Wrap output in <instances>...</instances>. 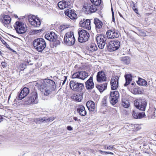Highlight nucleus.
<instances>
[{
    "label": "nucleus",
    "mask_w": 156,
    "mask_h": 156,
    "mask_svg": "<svg viewBox=\"0 0 156 156\" xmlns=\"http://www.w3.org/2000/svg\"><path fill=\"white\" fill-rule=\"evenodd\" d=\"M37 86L45 95L48 96L55 90L56 86L54 81L49 79H45L41 84L37 83Z\"/></svg>",
    "instance_id": "f257e3e1"
},
{
    "label": "nucleus",
    "mask_w": 156,
    "mask_h": 156,
    "mask_svg": "<svg viewBox=\"0 0 156 156\" xmlns=\"http://www.w3.org/2000/svg\"><path fill=\"white\" fill-rule=\"evenodd\" d=\"M33 45L37 51L42 52L46 46V43L44 39L40 38L34 39L33 41Z\"/></svg>",
    "instance_id": "f03ea898"
},
{
    "label": "nucleus",
    "mask_w": 156,
    "mask_h": 156,
    "mask_svg": "<svg viewBox=\"0 0 156 156\" xmlns=\"http://www.w3.org/2000/svg\"><path fill=\"white\" fill-rule=\"evenodd\" d=\"M23 104L24 105H28L31 104H36L38 102V95L36 91L34 90L31 93V96L28 99L23 101Z\"/></svg>",
    "instance_id": "7ed1b4c3"
},
{
    "label": "nucleus",
    "mask_w": 156,
    "mask_h": 156,
    "mask_svg": "<svg viewBox=\"0 0 156 156\" xmlns=\"http://www.w3.org/2000/svg\"><path fill=\"white\" fill-rule=\"evenodd\" d=\"M96 41L99 48L102 49L105 44H107L108 40L104 35L100 34L96 37Z\"/></svg>",
    "instance_id": "20e7f679"
},
{
    "label": "nucleus",
    "mask_w": 156,
    "mask_h": 156,
    "mask_svg": "<svg viewBox=\"0 0 156 156\" xmlns=\"http://www.w3.org/2000/svg\"><path fill=\"white\" fill-rule=\"evenodd\" d=\"M64 39L65 43L69 46L74 44L75 41L73 33L72 31L67 32L64 36Z\"/></svg>",
    "instance_id": "39448f33"
},
{
    "label": "nucleus",
    "mask_w": 156,
    "mask_h": 156,
    "mask_svg": "<svg viewBox=\"0 0 156 156\" xmlns=\"http://www.w3.org/2000/svg\"><path fill=\"white\" fill-rule=\"evenodd\" d=\"M70 87L73 90L76 91H81L84 88V84L78 83L74 80H71L69 83Z\"/></svg>",
    "instance_id": "423d86ee"
},
{
    "label": "nucleus",
    "mask_w": 156,
    "mask_h": 156,
    "mask_svg": "<svg viewBox=\"0 0 156 156\" xmlns=\"http://www.w3.org/2000/svg\"><path fill=\"white\" fill-rule=\"evenodd\" d=\"M120 45V42L118 41H108L107 47L109 51L112 52L117 50Z\"/></svg>",
    "instance_id": "0eeeda50"
},
{
    "label": "nucleus",
    "mask_w": 156,
    "mask_h": 156,
    "mask_svg": "<svg viewBox=\"0 0 156 156\" xmlns=\"http://www.w3.org/2000/svg\"><path fill=\"white\" fill-rule=\"evenodd\" d=\"M135 106L140 110L144 111L147 105L146 101L144 99H139L134 101Z\"/></svg>",
    "instance_id": "6e6552de"
},
{
    "label": "nucleus",
    "mask_w": 156,
    "mask_h": 156,
    "mask_svg": "<svg viewBox=\"0 0 156 156\" xmlns=\"http://www.w3.org/2000/svg\"><path fill=\"white\" fill-rule=\"evenodd\" d=\"M78 41L80 42H85L88 41L90 35L89 33L84 30H81L78 31Z\"/></svg>",
    "instance_id": "1a4fd4ad"
},
{
    "label": "nucleus",
    "mask_w": 156,
    "mask_h": 156,
    "mask_svg": "<svg viewBox=\"0 0 156 156\" xmlns=\"http://www.w3.org/2000/svg\"><path fill=\"white\" fill-rule=\"evenodd\" d=\"M14 27L16 32L18 34H23L26 31L27 29L22 22L18 21L16 22Z\"/></svg>",
    "instance_id": "9d476101"
},
{
    "label": "nucleus",
    "mask_w": 156,
    "mask_h": 156,
    "mask_svg": "<svg viewBox=\"0 0 156 156\" xmlns=\"http://www.w3.org/2000/svg\"><path fill=\"white\" fill-rule=\"evenodd\" d=\"M106 34L108 39L117 38L120 35V33L118 31L114 29H111L107 31Z\"/></svg>",
    "instance_id": "9b49d317"
},
{
    "label": "nucleus",
    "mask_w": 156,
    "mask_h": 156,
    "mask_svg": "<svg viewBox=\"0 0 156 156\" xmlns=\"http://www.w3.org/2000/svg\"><path fill=\"white\" fill-rule=\"evenodd\" d=\"M119 96V93L117 91L111 92L109 97L111 103L113 105L115 104L118 101Z\"/></svg>",
    "instance_id": "f8f14e48"
},
{
    "label": "nucleus",
    "mask_w": 156,
    "mask_h": 156,
    "mask_svg": "<svg viewBox=\"0 0 156 156\" xmlns=\"http://www.w3.org/2000/svg\"><path fill=\"white\" fill-rule=\"evenodd\" d=\"M30 23L33 26L36 27H39L41 24L40 20L36 16H33L28 19Z\"/></svg>",
    "instance_id": "ddd939ff"
},
{
    "label": "nucleus",
    "mask_w": 156,
    "mask_h": 156,
    "mask_svg": "<svg viewBox=\"0 0 156 156\" xmlns=\"http://www.w3.org/2000/svg\"><path fill=\"white\" fill-rule=\"evenodd\" d=\"M29 93V89L27 87H24L19 94L17 97V98L19 100H22L26 97Z\"/></svg>",
    "instance_id": "4468645a"
},
{
    "label": "nucleus",
    "mask_w": 156,
    "mask_h": 156,
    "mask_svg": "<svg viewBox=\"0 0 156 156\" xmlns=\"http://www.w3.org/2000/svg\"><path fill=\"white\" fill-rule=\"evenodd\" d=\"M90 21L89 19H83L79 22L80 26L85 29L90 30L91 29L90 26Z\"/></svg>",
    "instance_id": "2eb2a0df"
},
{
    "label": "nucleus",
    "mask_w": 156,
    "mask_h": 156,
    "mask_svg": "<svg viewBox=\"0 0 156 156\" xmlns=\"http://www.w3.org/2000/svg\"><path fill=\"white\" fill-rule=\"evenodd\" d=\"M119 77L118 76H112L111 80V89L112 90L117 89L118 87Z\"/></svg>",
    "instance_id": "dca6fc26"
},
{
    "label": "nucleus",
    "mask_w": 156,
    "mask_h": 156,
    "mask_svg": "<svg viewBox=\"0 0 156 156\" xmlns=\"http://www.w3.org/2000/svg\"><path fill=\"white\" fill-rule=\"evenodd\" d=\"M97 80L99 82L106 81V77L104 71H101L98 73L97 75Z\"/></svg>",
    "instance_id": "f3484780"
},
{
    "label": "nucleus",
    "mask_w": 156,
    "mask_h": 156,
    "mask_svg": "<svg viewBox=\"0 0 156 156\" xmlns=\"http://www.w3.org/2000/svg\"><path fill=\"white\" fill-rule=\"evenodd\" d=\"M1 22L6 27L8 26L11 21L10 17L8 15H3L0 19Z\"/></svg>",
    "instance_id": "a211bd4d"
},
{
    "label": "nucleus",
    "mask_w": 156,
    "mask_h": 156,
    "mask_svg": "<svg viewBox=\"0 0 156 156\" xmlns=\"http://www.w3.org/2000/svg\"><path fill=\"white\" fill-rule=\"evenodd\" d=\"M45 38L49 41L52 42L55 41L56 39L57 38V36L54 32H51L46 34L45 36Z\"/></svg>",
    "instance_id": "6ab92c4d"
},
{
    "label": "nucleus",
    "mask_w": 156,
    "mask_h": 156,
    "mask_svg": "<svg viewBox=\"0 0 156 156\" xmlns=\"http://www.w3.org/2000/svg\"><path fill=\"white\" fill-rule=\"evenodd\" d=\"M65 14L71 19H75L77 15L74 10L67 9L65 11Z\"/></svg>",
    "instance_id": "aec40b11"
},
{
    "label": "nucleus",
    "mask_w": 156,
    "mask_h": 156,
    "mask_svg": "<svg viewBox=\"0 0 156 156\" xmlns=\"http://www.w3.org/2000/svg\"><path fill=\"white\" fill-rule=\"evenodd\" d=\"M86 88L87 89H92L94 86V84L93 81V78L90 77L89 79L85 83Z\"/></svg>",
    "instance_id": "412c9836"
},
{
    "label": "nucleus",
    "mask_w": 156,
    "mask_h": 156,
    "mask_svg": "<svg viewBox=\"0 0 156 156\" xmlns=\"http://www.w3.org/2000/svg\"><path fill=\"white\" fill-rule=\"evenodd\" d=\"M86 105L89 110L90 111H94L95 108L94 103L91 101H88Z\"/></svg>",
    "instance_id": "4be33fe9"
},
{
    "label": "nucleus",
    "mask_w": 156,
    "mask_h": 156,
    "mask_svg": "<svg viewBox=\"0 0 156 156\" xmlns=\"http://www.w3.org/2000/svg\"><path fill=\"white\" fill-rule=\"evenodd\" d=\"M145 115L144 113H138L137 112L133 110L132 111V116L134 119H141Z\"/></svg>",
    "instance_id": "5701e85b"
},
{
    "label": "nucleus",
    "mask_w": 156,
    "mask_h": 156,
    "mask_svg": "<svg viewBox=\"0 0 156 156\" xmlns=\"http://www.w3.org/2000/svg\"><path fill=\"white\" fill-rule=\"evenodd\" d=\"M77 111L80 115L81 116H84L87 114L85 107L81 105L78 107L77 108Z\"/></svg>",
    "instance_id": "b1692460"
},
{
    "label": "nucleus",
    "mask_w": 156,
    "mask_h": 156,
    "mask_svg": "<svg viewBox=\"0 0 156 156\" xmlns=\"http://www.w3.org/2000/svg\"><path fill=\"white\" fill-rule=\"evenodd\" d=\"M126 82L124 84V86H127L132 80V75L130 74H125L124 76Z\"/></svg>",
    "instance_id": "393cba45"
},
{
    "label": "nucleus",
    "mask_w": 156,
    "mask_h": 156,
    "mask_svg": "<svg viewBox=\"0 0 156 156\" xmlns=\"http://www.w3.org/2000/svg\"><path fill=\"white\" fill-rule=\"evenodd\" d=\"M69 2L65 1H62L59 2L58 3V6L60 9H63L69 6Z\"/></svg>",
    "instance_id": "a878e982"
},
{
    "label": "nucleus",
    "mask_w": 156,
    "mask_h": 156,
    "mask_svg": "<svg viewBox=\"0 0 156 156\" xmlns=\"http://www.w3.org/2000/svg\"><path fill=\"white\" fill-rule=\"evenodd\" d=\"M107 83H105L103 84L97 85L96 87L100 92H102L107 88Z\"/></svg>",
    "instance_id": "bb28decb"
},
{
    "label": "nucleus",
    "mask_w": 156,
    "mask_h": 156,
    "mask_svg": "<svg viewBox=\"0 0 156 156\" xmlns=\"http://www.w3.org/2000/svg\"><path fill=\"white\" fill-rule=\"evenodd\" d=\"M72 98L76 101L80 102L82 99V96L80 94H74L72 97Z\"/></svg>",
    "instance_id": "cd10ccee"
},
{
    "label": "nucleus",
    "mask_w": 156,
    "mask_h": 156,
    "mask_svg": "<svg viewBox=\"0 0 156 156\" xmlns=\"http://www.w3.org/2000/svg\"><path fill=\"white\" fill-rule=\"evenodd\" d=\"M94 23L97 28L100 29L102 27L103 23L98 19L95 18L94 19Z\"/></svg>",
    "instance_id": "c85d7f7f"
},
{
    "label": "nucleus",
    "mask_w": 156,
    "mask_h": 156,
    "mask_svg": "<svg viewBox=\"0 0 156 156\" xmlns=\"http://www.w3.org/2000/svg\"><path fill=\"white\" fill-rule=\"evenodd\" d=\"M80 74V79L84 80L88 76V74L85 71H80L79 72Z\"/></svg>",
    "instance_id": "c756f323"
},
{
    "label": "nucleus",
    "mask_w": 156,
    "mask_h": 156,
    "mask_svg": "<svg viewBox=\"0 0 156 156\" xmlns=\"http://www.w3.org/2000/svg\"><path fill=\"white\" fill-rule=\"evenodd\" d=\"M137 82L140 85L146 86L147 85V82L145 80L140 78H138V80Z\"/></svg>",
    "instance_id": "7c9ffc66"
},
{
    "label": "nucleus",
    "mask_w": 156,
    "mask_h": 156,
    "mask_svg": "<svg viewBox=\"0 0 156 156\" xmlns=\"http://www.w3.org/2000/svg\"><path fill=\"white\" fill-rule=\"evenodd\" d=\"M121 61L124 64H129L130 62V59L128 57L125 56L122 57L121 59Z\"/></svg>",
    "instance_id": "2f4dec72"
},
{
    "label": "nucleus",
    "mask_w": 156,
    "mask_h": 156,
    "mask_svg": "<svg viewBox=\"0 0 156 156\" xmlns=\"http://www.w3.org/2000/svg\"><path fill=\"white\" fill-rule=\"evenodd\" d=\"M122 105L125 108H127L129 106V101L125 99H122Z\"/></svg>",
    "instance_id": "473e14b6"
},
{
    "label": "nucleus",
    "mask_w": 156,
    "mask_h": 156,
    "mask_svg": "<svg viewBox=\"0 0 156 156\" xmlns=\"http://www.w3.org/2000/svg\"><path fill=\"white\" fill-rule=\"evenodd\" d=\"M91 5L88 3L84 4L83 5V8H85V13L86 14L90 13V10Z\"/></svg>",
    "instance_id": "72a5a7b5"
},
{
    "label": "nucleus",
    "mask_w": 156,
    "mask_h": 156,
    "mask_svg": "<svg viewBox=\"0 0 156 156\" xmlns=\"http://www.w3.org/2000/svg\"><path fill=\"white\" fill-rule=\"evenodd\" d=\"M97 46L94 43L91 44L88 48L89 50L91 52H93L97 50Z\"/></svg>",
    "instance_id": "f704fd0d"
},
{
    "label": "nucleus",
    "mask_w": 156,
    "mask_h": 156,
    "mask_svg": "<svg viewBox=\"0 0 156 156\" xmlns=\"http://www.w3.org/2000/svg\"><path fill=\"white\" fill-rule=\"evenodd\" d=\"M91 2L95 5L98 6L101 2V0H90Z\"/></svg>",
    "instance_id": "c9c22d12"
},
{
    "label": "nucleus",
    "mask_w": 156,
    "mask_h": 156,
    "mask_svg": "<svg viewBox=\"0 0 156 156\" xmlns=\"http://www.w3.org/2000/svg\"><path fill=\"white\" fill-rule=\"evenodd\" d=\"M97 10V8L96 5H91L90 10V13H92L95 12Z\"/></svg>",
    "instance_id": "e433bc0d"
},
{
    "label": "nucleus",
    "mask_w": 156,
    "mask_h": 156,
    "mask_svg": "<svg viewBox=\"0 0 156 156\" xmlns=\"http://www.w3.org/2000/svg\"><path fill=\"white\" fill-rule=\"evenodd\" d=\"M80 74L79 73V72H77L76 73H74L72 76V78L73 79L75 78H78L80 79Z\"/></svg>",
    "instance_id": "4c0bfd02"
},
{
    "label": "nucleus",
    "mask_w": 156,
    "mask_h": 156,
    "mask_svg": "<svg viewBox=\"0 0 156 156\" xmlns=\"http://www.w3.org/2000/svg\"><path fill=\"white\" fill-rule=\"evenodd\" d=\"M57 39H56L55 41H52L53 42V46L55 47H56L58 45H59L60 43V41Z\"/></svg>",
    "instance_id": "58836bf2"
},
{
    "label": "nucleus",
    "mask_w": 156,
    "mask_h": 156,
    "mask_svg": "<svg viewBox=\"0 0 156 156\" xmlns=\"http://www.w3.org/2000/svg\"><path fill=\"white\" fill-rule=\"evenodd\" d=\"M139 35L141 36L144 37L146 36V34L145 31L144 30H140L139 33Z\"/></svg>",
    "instance_id": "ea45409f"
},
{
    "label": "nucleus",
    "mask_w": 156,
    "mask_h": 156,
    "mask_svg": "<svg viewBox=\"0 0 156 156\" xmlns=\"http://www.w3.org/2000/svg\"><path fill=\"white\" fill-rule=\"evenodd\" d=\"M107 97L106 96L105 97L102 101V104L104 106H106L107 105V101L106 100Z\"/></svg>",
    "instance_id": "a19ab883"
},
{
    "label": "nucleus",
    "mask_w": 156,
    "mask_h": 156,
    "mask_svg": "<svg viewBox=\"0 0 156 156\" xmlns=\"http://www.w3.org/2000/svg\"><path fill=\"white\" fill-rule=\"evenodd\" d=\"M148 86L149 87V88L150 90H152L153 87V82L152 81H149Z\"/></svg>",
    "instance_id": "79ce46f5"
},
{
    "label": "nucleus",
    "mask_w": 156,
    "mask_h": 156,
    "mask_svg": "<svg viewBox=\"0 0 156 156\" xmlns=\"http://www.w3.org/2000/svg\"><path fill=\"white\" fill-rule=\"evenodd\" d=\"M104 148L105 149H108L109 150H112L113 148V146L110 145L109 146H107V145L104 146Z\"/></svg>",
    "instance_id": "37998d69"
},
{
    "label": "nucleus",
    "mask_w": 156,
    "mask_h": 156,
    "mask_svg": "<svg viewBox=\"0 0 156 156\" xmlns=\"http://www.w3.org/2000/svg\"><path fill=\"white\" fill-rule=\"evenodd\" d=\"M44 121H46L45 119H38L37 120L36 122L38 123H40L41 122H43Z\"/></svg>",
    "instance_id": "c03bdc74"
},
{
    "label": "nucleus",
    "mask_w": 156,
    "mask_h": 156,
    "mask_svg": "<svg viewBox=\"0 0 156 156\" xmlns=\"http://www.w3.org/2000/svg\"><path fill=\"white\" fill-rule=\"evenodd\" d=\"M42 30H33L32 32L33 34H36L40 32Z\"/></svg>",
    "instance_id": "a18cd8bd"
},
{
    "label": "nucleus",
    "mask_w": 156,
    "mask_h": 156,
    "mask_svg": "<svg viewBox=\"0 0 156 156\" xmlns=\"http://www.w3.org/2000/svg\"><path fill=\"white\" fill-rule=\"evenodd\" d=\"M33 58H32V60H31L30 59H28L27 60V63H28V64L30 65H33Z\"/></svg>",
    "instance_id": "49530a36"
},
{
    "label": "nucleus",
    "mask_w": 156,
    "mask_h": 156,
    "mask_svg": "<svg viewBox=\"0 0 156 156\" xmlns=\"http://www.w3.org/2000/svg\"><path fill=\"white\" fill-rule=\"evenodd\" d=\"M133 93L135 94H139V91H138L137 89L136 88H135L133 90Z\"/></svg>",
    "instance_id": "de8ad7c7"
},
{
    "label": "nucleus",
    "mask_w": 156,
    "mask_h": 156,
    "mask_svg": "<svg viewBox=\"0 0 156 156\" xmlns=\"http://www.w3.org/2000/svg\"><path fill=\"white\" fill-rule=\"evenodd\" d=\"M70 27V26L69 25H64L62 27L63 28V30L64 29H65L66 28H69Z\"/></svg>",
    "instance_id": "09e8293b"
},
{
    "label": "nucleus",
    "mask_w": 156,
    "mask_h": 156,
    "mask_svg": "<svg viewBox=\"0 0 156 156\" xmlns=\"http://www.w3.org/2000/svg\"><path fill=\"white\" fill-rule=\"evenodd\" d=\"M132 8L133 9H134V8H136V5L135 3H134L133 2H132Z\"/></svg>",
    "instance_id": "8fccbe9b"
},
{
    "label": "nucleus",
    "mask_w": 156,
    "mask_h": 156,
    "mask_svg": "<svg viewBox=\"0 0 156 156\" xmlns=\"http://www.w3.org/2000/svg\"><path fill=\"white\" fill-rule=\"evenodd\" d=\"M68 130H73V128L70 126H68L67 127Z\"/></svg>",
    "instance_id": "3c124183"
},
{
    "label": "nucleus",
    "mask_w": 156,
    "mask_h": 156,
    "mask_svg": "<svg viewBox=\"0 0 156 156\" xmlns=\"http://www.w3.org/2000/svg\"><path fill=\"white\" fill-rule=\"evenodd\" d=\"M1 64L3 67H5V63L4 62H2L1 63Z\"/></svg>",
    "instance_id": "603ef678"
},
{
    "label": "nucleus",
    "mask_w": 156,
    "mask_h": 156,
    "mask_svg": "<svg viewBox=\"0 0 156 156\" xmlns=\"http://www.w3.org/2000/svg\"><path fill=\"white\" fill-rule=\"evenodd\" d=\"M133 10L136 13H138V10L136 8H134Z\"/></svg>",
    "instance_id": "864d4df0"
},
{
    "label": "nucleus",
    "mask_w": 156,
    "mask_h": 156,
    "mask_svg": "<svg viewBox=\"0 0 156 156\" xmlns=\"http://www.w3.org/2000/svg\"><path fill=\"white\" fill-rule=\"evenodd\" d=\"M99 152L102 154H103V153L106 154V153H107V151H102L101 150H99Z\"/></svg>",
    "instance_id": "5fc2aeb1"
},
{
    "label": "nucleus",
    "mask_w": 156,
    "mask_h": 156,
    "mask_svg": "<svg viewBox=\"0 0 156 156\" xmlns=\"http://www.w3.org/2000/svg\"><path fill=\"white\" fill-rule=\"evenodd\" d=\"M113 154V153L112 152H107V153H106V154Z\"/></svg>",
    "instance_id": "6e6d98bb"
},
{
    "label": "nucleus",
    "mask_w": 156,
    "mask_h": 156,
    "mask_svg": "<svg viewBox=\"0 0 156 156\" xmlns=\"http://www.w3.org/2000/svg\"><path fill=\"white\" fill-rule=\"evenodd\" d=\"M66 81V79H65L64 81H62V85L64 84Z\"/></svg>",
    "instance_id": "4d7b16f0"
},
{
    "label": "nucleus",
    "mask_w": 156,
    "mask_h": 156,
    "mask_svg": "<svg viewBox=\"0 0 156 156\" xmlns=\"http://www.w3.org/2000/svg\"><path fill=\"white\" fill-rule=\"evenodd\" d=\"M73 119L75 120V121H76L77 119V117H73Z\"/></svg>",
    "instance_id": "13d9d810"
},
{
    "label": "nucleus",
    "mask_w": 156,
    "mask_h": 156,
    "mask_svg": "<svg viewBox=\"0 0 156 156\" xmlns=\"http://www.w3.org/2000/svg\"><path fill=\"white\" fill-rule=\"evenodd\" d=\"M112 15V20L113 21H114L115 20V18L114 17V14Z\"/></svg>",
    "instance_id": "bf43d9fd"
},
{
    "label": "nucleus",
    "mask_w": 156,
    "mask_h": 156,
    "mask_svg": "<svg viewBox=\"0 0 156 156\" xmlns=\"http://www.w3.org/2000/svg\"><path fill=\"white\" fill-rule=\"evenodd\" d=\"M2 119V116L0 115V122H1V121H2V120H1Z\"/></svg>",
    "instance_id": "052dcab7"
},
{
    "label": "nucleus",
    "mask_w": 156,
    "mask_h": 156,
    "mask_svg": "<svg viewBox=\"0 0 156 156\" xmlns=\"http://www.w3.org/2000/svg\"><path fill=\"white\" fill-rule=\"evenodd\" d=\"M111 11H112V15L114 14V12H113V9H112V8H111Z\"/></svg>",
    "instance_id": "680f3d73"
},
{
    "label": "nucleus",
    "mask_w": 156,
    "mask_h": 156,
    "mask_svg": "<svg viewBox=\"0 0 156 156\" xmlns=\"http://www.w3.org/2000/svg\"><path fill=\"white\" fill-rule=\"evenodd\" d=\"M10 97H11V95H10L9 96V98H8V101H9V99L10 98Z\"/></svg>",
    "instance_id": "e2e57ef3"
},
{
    "label": "nucleus",
    "mask_w": 156,
    "mask_h": 156,
    "mask_svg": "<svg viewBox=\"0 0 156 156\" xmlns=\"http://www.w3.org/2000/svg\"><path fill=\"white\" fill-rule=\"evenodd\" d=\"M2 52H1V51H0V55H2Z\"/></svg>",
    "instance_id": "0e129e2a"
},
{
    "label": "nucleus",
    "mask_w": 156,
    "mask_h": 156,
    "mask_svg": "<svg viewBox=\"0 0 156 156\" xmlns=\"http://www.w3.org/2000/svg\"><path fill=\"white\" fill-rule=\"evenodd\" d=\"M5 43L6 44H7V45H6V47H7V48H8V46H9V45H8V44H6V43Z\"/></svg>",
    "instance_id": "69168bd1"
},
{
    "label": "nucleus",
    "mask_w": 156,
    "mask_h": 156,
    "mask_svg": "<svg viewBox=\"0 0 156 156\" xmlns=\"http://www.w3.org/2000/svg\"><path fill=\"white\" fill-rule=\"evenodd\" d=\"M78 153H79V154H81V153H80V151H78Z\"/></svg>",
    "instance_id": "338daca9"
},
{
    "label": "nucleus",
    "mask_w": 156,
    "mask_h": 156,
    "mask_svg": "<svg viewBox=\"0 0 156 156\" xmlns=\"http://www.w3.org/2000/svg\"><path fill=\"white\" fill-rule=\"evenodd\" d=\"M134 83H131V85H134Z\"/></svg>",
    "instance_id": "774afa93"
}]
</instances>
